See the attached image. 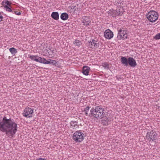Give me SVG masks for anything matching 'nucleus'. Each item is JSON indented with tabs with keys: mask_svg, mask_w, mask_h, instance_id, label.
<instances>
[{
	"mask_svg": "<svg viewBox=\"0 0 160 160\" xmlns=\"http://www.w3.org/2000/svg\"><path fill=\"white\" fill-rule=\"evenodd\" d=\"M105 115L104 109L100 106H97L95 108H92L90 110V114L92 116L97 119H100L103 118Z\"/></svg>",
	"mask_w": 160,
	"mask_h": 160,
	"instance_id": "obj_1",
	"label": "nucleus"
},
{
	"mask_svg": "<svg viewBox=\"0 0 160 160\" xmlns=\"http://www.w3.org/2000/svg\"><path fill=\"white\" fill-rule=\"evenodd\" d=\"M0 130L6 132L7 134L10 133V118L8 119L6 117H3L2 121L0 122Z\"/></svg>",
	"mask_w": 160,
	"mask_h": 160,
	"instance_id": "obj_2",
	"label": "nucleus"
},
{
	"mask_svg": "<svg viewBox=\"0 0 160 160\" xmlns=\"http://www.w3.org/2000/svg\"><path fill=\"white\" fill-rule=\"evenodd\" d=\"M84 134L80 130L76 131L73 134L72 139L76 142H81L84 139Z\"/></svg>",
	"mask_w": 160,
	"mask_h": 160,
	"instance_id": "obj_3",
	"label": "nucleus"
},
{
	"mask_svg": "<svg viewBox=\"0 0 160 160\" xmlns=\"http://www.w3.org/2000/svg\"><path fill=\"white\" fill-rule=\"evenodd\" d=\"M146 16L148 20L152 22H155L158 20V17L157 12L154 10L149 11L146 14Z\"/></svg>",
	"mask_w": 160,
	"mask_h": 160,
	"instance_id": "obj_4",
	"label": "nucleus"
},
{
	"mask_svg": "<svg viewBox=\"0 0 160 160\" xmlns=\"http://www.w3.org/2000/svg\"><path fill=\"white\" fill-rule=\"evenodd\" d=\"M128 36L127 31L125 29L122 28L118 30L117 38L118 40H125Z\"/></svg>",
	"mask_w": 160,
	"mask_h": 160,
	"instance_id": "obj_5",
	"label": "nucleus"
},
{
	"mask_svg": "<svg viewBox=\"0 0 160 160\" xmlns=\"http://www.w3.org/2000/svg\"><path fill=\"white\" fill-rule=\"evenodd\" d=\"M34 109L29 107H26L24 109L22 115L27 118L32 117L34 112Z\"/></svg>",
	"mask_w": 160,
	"mask_h": 160,
	"instance_id": "obj_6",
	"label": "nucleus"
},
{
	"mask_svg": "<svg viewBox=\"0 0 160 160\" xmlns=\"http://www.w3.org/2000/svg\"><path fill=\"white\" fill-rule=\"evenodd\" d=\"M17 128V124L14 122L11 121V136L15 134Z\"/></svg>",
	"mask_w": 160,
	"mask_h": 160,
	"instance_id": "obj_7",
	"label": "nucleus"
},
{
	"mask_svg": "<svg viewBox=\"0 0 160 160\" xmlns=\"http://www.w3.org/2000/svg\"><path fill=\"white\" fill-rule=\"evenodd\" d=\"M157 133L153 130L150 131V132H147V133L146 138L149 139V141L151 140L153 141L155 139V138L157 136Z\"/></svg>",
	"mask_w": 160,
	"mask_h": 160,
	"instance_id": "obj_8",
	"label": "nucleus"
},
{
	"mask_svg": "<svg viewBox=\"0 0 160 160\" xmlns=\"http://www.w3.org/2000/svg\"><path fill=\"white\" fill-rule=\"evenodd\" d=\"M113 36V32L109 29L106 30L104 32V37L108 39L109 40Z\"/></svg>",
	"mask_w": 160,
	"mask_h": 160,
	"instance_id": "obj_9",
	"label": "nucleus"
},
{
	"mask_svg": "<svg viewBox=\"0 0 160 160\" xmlns=\"http://www.w3.org/2000/svg\"><path fill=\"white\" fill-rule=\"evenodd\" d=\"M29 58L31 60L40 63H42L43 61V59L44 58L39 57L37 55H30L29 56Z\"/></svg>",
	"mask_w": 160,
	"mask_h": 160,
	"instance_id": "obj_10",
	"label": "nucleus"
},
{
	"mask_svg": "<svg viewBox=\"0 0 160 160\" xmlns=\"http://www.w3.org/2000/svg\"><path fill=\"white\" fill-rule=\"evenodd\" d=\"M2 4L4 7V8L7 11L10 12V2L8 0L3 1Z\"/></svg>",
	"mask_w": 160,
	"mask_h": 160,
	"instance_id": "obj_11",
	"label": "nucleus"
},
{
	"mask_svg": "<svg viewBox=\"0 0 160 160\" xmlns=\"http://www.w3.org/2000/svg\"><path fill=\"white\" fill-rule=\"evenodd\" d=\"M128 65L129 64L131 67H134L137 65V63L135 60L132 57H129L128 58Z\"/></svg>",
	"mask_w": 160,
	"mask_h": 160,
	"instance_id": "obj_12",
	"label": "nucleus"
},
{
	"mask_svg": "<svg viewBox=\"0 0 160 160\" xmlns=\"http://www.w3.org/2000/svg\"><path fill=\"white\" fill-rule=\"evenodd\" d=\"M43 60V61L42 63L45 64H52L56 66V64L57 63V62L56 61L51 59H48L47 60L44 58Z\"/></svg>",
	"mask_w": 160,
	"mask_h": 160,
	"instance_id": "obj_13",
	"label": "nucleus"
},
{
	"mask_svg": "<svg viewBox=\"0 0 160 160\" xmlns=\"http://www.w3.org/2000/svg\"><path fill=\"white\" fill-rule=\"evenodd\" d=\"M112 120V119L111 117H108L105 118L103 119H102V122L103 125H107L110 123Z\"/></svg>",
	"mask_w": 160,
	"mask_h": 160,
	"instance_id": "obj_14",
	"label": "nucleus"
},
{
	"mask_svg": "<svg viewBox=\"0 0 160 160\" xmlns=\"http://www.w3.org/2000/svg\"><path fill=\"white\" fill-rule=\"evenodd\" d=\"M95 40L93 39L91 41L88 42V45L91 48H97L99 46V44Z\"/></svg>",
	"mask_w": 160,
	"mask_h": 160,
	"instance_id": "obj_15",
	"label": "nucleus"
},
{
	"mask_svg": "<svg viewBox=\"0 0 160 160\" xmlns=\"http://www.w3.org/2000/svg\"><path fill=\"white\" fill-rule=\"evenodd\" d=\"M90 70V68L87 66H84L83 67L82 72L85 75H88L89 72Z\"/></svg>",
	"mask_w": 160,
	"mask_h": 160,
	"instance_id": "obj_16",
	"label": "nucleus"
},
{
	"mask_svg": "<svg viewBox=\"0 0 160 160\" xmlns=\"http://www.w3.org/2000/svg\"><path fill=\"white\" fill-rule=\"evenodd\" d=\"M71 128L73 129H76L79 127L78 123L77 121H72L70 122Z\"/></svg>",
	"mask_w": 160,
	"mask_h": 160,
	"instance_id": "obj_17",
	"label": "nucleus"
},
{
	"mask_svg": "<svg viewBox=\"0 0 160 160\" xmlns=\"http://www.w3.org/2000/svg\"><path fill=\"white\" fill-rule=\"evenodd\" d=\"M51 17L54 20H57L59 19V14L58 12H53L51 15Z\"/></svg>",
	"mask_w": 160,
	"mask_h": 160,
	"instance_id": "obj_18",
	"label": "nucleus"
},
{
	"mask_svg": "<svg viewBox=\"0 0 160 160\" xmlns=\"http://www.w3.org/2000/svg\"><path fill=\"white\" fill-rule=\"evenodd\" d=\"M121 62L122 64L124 65L125 66H127L128 65V59L125 57H122L121 58Z\"/></svg>",
	"mask_w": 160,
	"mask_h": 160,
	"instance_id": "obj_19",
	"label": "nucleus"
},
{
	"mask_svg": "<svg viewBox=\"0 0 160 160\" xmlns=\"http://www.w3.org/2000/svg\"><path fill=\"white\" fill-rule=\"evenodd\" d=\"M68 14L64 12L61 14L60 16L61 18L63 20H66L68 18Z\"/></svg>",
	"mask_w": 160,
	"mask_h": 160,
	"instance_id": "obj_20",
	"label": "nucleus"
},
{
	"mask_svg": "<svg viewBox=\"0 0 160 160\" xmlns=\"http://www.w3.org/2000/svg\"><path fill=\"white\" fill-rule=\"evenodd\" d=\"M73 43L75 45L79 47L81 45V42L78 40H76L73 42Z\"/></svg>",
	"mask_w": 160,
	"mask_h": 160,
	"instance_id": "obj_21",
	"label": "nucleus"
},
{
	"mask_svg": "<svg viewBox=\"0 0 160 160\" xmlns=\"http://www.w3.org/2000/svg\"><path fill=\"white\" fill-rule=\"evenodd\" d=\"M119 15V13L117 12L116 10H112V13L111 15L112 17H116L117 16Z\"/></svg>",
	"mask_w": 160,
	"mask_h": 160,
	"instance_id": "obj_22",
	"label": "nucleus"
},
{
	"mask_svg": "<svg viewBox=\"0 0 160 160\" xmlns=\"http://www.w3.org/2000/svg\"><path fill=\"white\" fill-rule=\"evenodd\" d=\"M102 66L105 69H108L109 68V65L106 62H103L102 64Z\"/></svg>",
	"mask_w": 160,
	"mask_h": 160,
	"instance_id": "obj_23",
	"label": "nucleus"
},
{
	"mask_svg": "<svg viewBox=\"0 0 160 160\" xmlns=\"http://www.w3.org/2000/svg\"><path fill=\"white\" fill-rule=\"evenodd\" d=\"M17 52V50L14 48H11V53L13 55H15V54Z\"/></svg>",
	"mask_w": 160,
	"mask_h": 160,
	"instance_id": "obj_24",
	"label": "nucleus"
},
{
	"mask_svg": "<svg viewBox=\"0 0 160 160\" xmlns=\"http://www.w3.org/2000/svg\"><path fill=\"white\" fill-rule=\"evenodd\" d=\"M90 108V107L88 106L84 109V112L86 115L87 116L88 115V112Z\"/></svg>",
	"mask_w": 160,
	"mask_h": 160,
	"instance_id": "obj_25",
	"label": "nucleus"
},
{
	"mask_svg": "<svg viewBox=\"0 0 160 160\" xmlns=\"http://www.w3.org/2000/svg\"><path fill=\"white\" fill-rule=\"evenodd\" d=\"M154 38L155 40L160 39V33H158L154 37Z\"/></svg>",
	"mask_w": 160,
	"mask_h": 160,
	"instance_id": "obj_26",
	"label": "nucleus"
},
{
	"mask_svg": "<svg viewBox=\"0 0 160 160\" xmlns=\"http://www.w3.org/2000/svg\"><path fill=\"white\" fill-rule=\"evenodd\" d=\"M12 12V10L11 9V12ZM12 12L14 13V12L17 15H19L21 14V13L20 12H17V11H12Z\"/></svg>",
	"mask_w": 160,
	"mask_h": 160,
	"instance_id": "obj_27",
	"label": "nucleus"
},
{
	"mask_svg": "<svg viewBox=\"0 0 160 160\" xmlns=\"http://www.w3.org/2000/svg\"><path fill=\"white\" fill-rule=\"evenodd\" d=\"M83 22L84 23V24L86 26H88L89 25L90 22H86V21H84Z\"/></svg>",
	"mask_w": 160,
	"mask_h": 160,
	"instance_id": "obj_28",
	"label": "nucleus"
},
{
	"mask_svg": "<svg viewBox=\"0 0 160 160\" xmlns=\"http://www.w3.org/2000/svg\"><path fill=\"white\" fill-rule=\"evenodd\" d=\"M117 10V12L119 13V15L121 13V12H122V11H120V9H117L116 10Z\"/></svg>",
	"mask_w": 160,
	"mask_h": 160,
	"instance_id": "obj_29",
	"label": "nucleus"
},
{
	"mask_svg": "<svg viewBox=\"0 0 160 160\" xmlns=\"http://www.w3.org/2000/svg\"><path fill=\"white\" fill-rule=\"evenodd\" d=\"M37 160H47L46 158H39L37 159Z\"/></svg>",
	"mask_w": 160,
	"mask_h": 160,
	"instance_id": "obj_30",
	"label": "nucleus"
},
{
	"mask_svg": "<svg viewBox=\"0 0 160 160\" xmlns=\"http://www.w3.org/2000/svg\"><path fill=\"white\" fill-rule=\"evenodd\" d=\"M2 16L1 15V13H0V22L2 21Z\"/></svg>",
	"mask_w": 160,
	"mask_h": 160,
	"instance_id": "obj_31",
	"label": "nucleus"
},
{
	"mask_svg": "<svg viewBox=\"0 0 160 160\" xmlns=\"http://www.w3.org/2000/svg\"><path fill=\"white\" fill-rule=\"evenodd\" d=\"M120 3H118V6H120V5H119V4H120V5L121 4L122 2H119Z\"/></svg>",
	"mask_w": 160,
	"mask_h": 160,
	"instance_id": "obj_32",
	"label": "nucleus"
}]
</instances>
